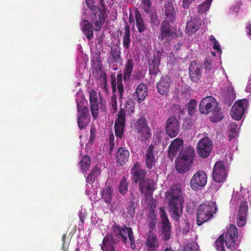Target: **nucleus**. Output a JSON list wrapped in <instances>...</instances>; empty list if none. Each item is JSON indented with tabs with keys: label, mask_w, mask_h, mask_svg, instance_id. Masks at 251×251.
Listing matches in <instances>:
<instances>
[{
	"label": "nucleus",
	"mask_w": 251,
	"mask_h": 251,
	"mask_svg": "<svg viewBox=\"0 0 251 251\" xmlns=\"http://www.w3.org/2000/svg\"><path fill=\"white\" fill-rule=\"evenodd\" d=\"M172 218L178 221L181 216L183 209V197L180 185H172L171 189L165 193Z\"/></svg>",
	"instance_id": "f257e3e1"
},
{
	"label": "nucleus",
	"mask_w": 251,
	"mask_h": 251,
	"mask_svg": "<svg viewBox=\"0 0 251 251\" xmlns=\"http://www.w3.org/2000/svg\"><path fill=\"white\" fill-rule=\"evenodd\" d=\"M199 110L201 113L203 114L211 112L210 120L213 123L219 122L223 118L221 108L215 99L212 96L206 97L201 100L199 105Z\"/></svg>",
	"instance_id": "f03ea898"
},
{
	"label": "nucleus",
	"mask_w": 251,
	"mask_h": 251,
	"mask_svg": "<svg viewBox=\"0 0 251 251\" xmlns=\"http://www.w3.org/2000/svg\"><path fill=\"white\" fill-rule=\"evenodd\" d=\"M237 228L235 226L231 225L226 233L220 235L215 242V246L218 251H226L224 248V242L226 247L231 251L235 250L236 238L238 236Z\"/></svg>",
	"instance_id": "7ed1b4c3"
},
{
	"label": "nucleus",
	"mask_w": 251,
	"mask_h": 251,
	"mask_svg": "<svg viewBox=\"0 0 251 251\" xmlns=\"http://www.w3.org/2000/svg\"><path fill=\"white\" fill-rule=\"evenodd\" d=\"M218 209L216 203H203L199 205L197 213V222L199 226L208 221L216 213Z\"/></svg>",
	"instance_id": "20e7f679"
},
{
	"label": "nucleus",
	"mask_w": 251,
	"mask_h": 251,
	"mask_svg": "<svg viewBox=\"0 0 251 251\" xmlns=\"http://www.w3.org/2000/svg\"><path fill=\"white\" fill-rule=\"evenodd\" d=\"M113 231L109 235L112 238L117 239V242L121 240L123 242L126 243L127 241V237L132 246V244L134 245V238L131 227H127L124 225H120L115 224L113 226Z\"/></svg>",
	"instance_id": "39448f33"
},
{
	"label": "nucleus",
	"mask_w": 251,
	"mask_h": 251,
	"mask_svg": "<svg viewBox=\"0 0 251 251\" xmlns=\"http://www.w3.org/2000/svg\"><path fill=\"white\" fill-rule=\"evenodd\" d=\"M90 10L91 11V21L94 26V30L100 31L107 16L105 7L101 9L98 5H92L90 7Z\"/></svg>",
	"instance_id": "423d86ee"
},
{
	"label": "nucleus",
	"mask_w": 251,
	"mask_h": 251,
	"mask_svg": "<svg viewBox=\"0 0 251 251\" xmlns=\"http://www.w3.org/2000/svg\"><path fill=\"white\" fill-rule=\"evenodd\" d=\"M77 122L80 129H84L90 122V116L87 106L77 102Z\"/></svg>",
	"instance_id": "0eeeda50"
},
{
	"label": "nucleus",
	"mask_w": 251,
	"mask_h": 251,
	"mask_svg": "<svg viewBox=\"0 0 251 251\" xmlns=\"http://www.w3.org/2000/svg\"><path fill=\"white\" fill-rule=\"evenodd\" d=\"M227 175V170L224 162L222 161L216 162L214 166L212 172L213 180L216 183H221L226 181Z\"/></svg>",
	"instance_id": "6e6552de"
},
{
	"label": "nucleus",
	"mask_w": 251,
	"mask_h": 251,
	"mask_svg": "<svg viewBox=\"0 0 251 251\" xmlns=\"http://www.w3.org/2000/svg\"><path fill=\"white\" fill-rule=\"evenodd\" d=\"M213 146L212 141L208 137L201 139L197 145L198 155L202 158H207L210 154Z\"/></svg>",
	"instance_id": "1a4fd4ad"
},
{
	"label": "nucleus",
	"mask_w": 251,
	"mask_h": 251,
	"mask_svg": "<svg viewBox=\"0 0 251 251\" xmlns=\"http://www.w3.org/2000/svg\"><path fill=\"white\" fill-rule=\"evenodd\" d=\"M207 180L206 173L203 171L199 170L192 176L190 180V186L193 190L198 191L205 186Z\"/></svg>",
	"instance_id": "9d476101"
},
{
	"label": "nucleus",
	"mask_w": 251,
	"mask_h": 251,
	"mask_svg": "<svg viewBox=\"0 0 251 251\" xmlns=\"http://www.w3.org/2000/svg\"><path fill=\"white\" fill-rule=\"evenodd\" d=\"M135 128L137 132L141 134V140L146 141L151 136V130L148 126L147 120L144 117L138 119L135 124Z\"/></svg>",
	"instance_id": "9b49d317"
},
{
	"label": "nucleus",
	"mask_w": 251,
	"mask_h": 251,
	"mask_svg": "<svg viewBox=\"0 0 251 251\" xmlns=\"http://www.w3.org/2000/svg\"><path fill=\"white\" fill-rule=\"evenodd\" d=\"M180 125L177 118L175 116L170 117L166 122L165 131L171 138L177 136L179 132Z\"/></svg>",
	"instance_id": "f8f14e48"
},
{
	"label": "nucleus",
	"mask_w": 251,
	"mask_h": 251,
	"mask_svg": "<svg viewBox=\"0 0 251 251\" xmlns=\"http://www.w3.org/2000/svg\"><path fill=\"white\" fill-rule=\"evenodd\" d=\"M248 101L246 99H242L235 102L231 110V115L236 120H239L246 110Z\"/></svg>",
	"instance_id": "ddd939ff"
},
{
	"label": "nucleus",
	"mask_w": 251,
	"mask_h": 251,
	"mask_svg": "<svg viewBox=\"0 0 251 251\" xmlns=\"http://www.w3.org/2000/svg\"><path fill=\"white\" fill-rule=\"evenodd\" d=\"M126 123V112L123 108H120L115 122V133L116 136L121 139L123 137Z\"/></svg>",
	"instance_id": "4468645a"
},
{
	"label": "nucleus",
	"mask_w": 251,
	"mask_h": 251,
	"mask_svg": "<svg viewBox=\"0 0 251 251\" xmlns=\"http://www.w3.org/2000/svg\"><path fill=\"white\" fill-rule=\"evenodd\" d=\"M159 248V240L156 234L150 230L144 243L143 251H158Z\"/></svg>",
	"instance_id": "2eb2a0df"
},
{
	"label": "nucleus",
	"mask_w": 251,
	"mask_h": 251,
	"mask_svg": "<svg viewBox=\"0 0 251 251\" xmlns=\"http://www.w3.org/2000/svg\"><path fill=\"white\" fill-rule=\"evenodd\" d=\"M148 94V88L144 83H140L137 87L135 91L132 94L130 100L132 102L136 101L140 103L143 101Z\"/></svg>",
	"instance_id": "dca6fc26"
},
{
	"label": "nucleus",
	"mask_w": 251,
	"mask_h": 251,
	"mask_svg": "<svg viewBox=\"0 0 251 251\" xmlns=\"http://www.w3.org/2000/svg\"><path fill=\"white\" fill-rule=\"evenodd\" d=\"M171 25L168 21L164 20L160 25V34L159 39L161 41H170L173 39L176 34L171 30Z\"/></svg>",
	"instance_id": "f3484780"
},
{
	"label": "nucleus",
	"mask_w": 251,
	"mask_h": 251,
	"mask_svg": "<svg viewBox=\"0 0 251 251\" xmlns=\"http://www.w3.org/2000/svg\"><path fill=\"white\" fill-rule=\"evenodd\" d=\"M138 187L141 193L144 194L146 197L151 196L154 190L152 180L148 178L139 182Z\"/></svg>",
	"instance_id": "a211bd4d"
},
{
	"label": "nucleus",
	"mask_w": 251,
	"mask_h": 251,
	"mask_svg": "<svg viewBox=\"0 0 251 251\" xmlns=\"http://www.w3.org/2000/svg\"><path fill=\"white\" fill-rule=\"evenodd\" d=\"M183 141L180 138L174 139L170 144L168 149V157L172 160L181 149Z\"/></svg>",
	"instance_id": "6ab92c4d"
},
{
	"label": "nucleus",
	"mask_w": 251,
	"mask_h": 251,
	"mask_svg": "<svg viewBox=\"0 0 251 251\" xmlns=\"http://www.w3.org/2000/svg\"><path fill=\"white\" fill-rule=\"evenodd\" d=\"M140 164L136 162L131 169V173L133 176V180L135 182L139 183L146 179L145 177L147 172L145 169H140Z\"/></svg>",
	"instance_id": "aec40b11"
},
{
	"label": "nucleus",
	"mask_w": 251,
	"mask_h": 251,
	"mask_svg": "<svg viewBox=\"0 0 251 251\" xmlns=\"http://www.w3.org/2000/svg\"><path fill=\"white\" fill-rule=\"evenodd\" d=\"M171 84L172 80L170 77L167 75L161 77L157 85L158 92L161 95L167 94Z\"/></svg>",
	"instance_id": "412c9836"
},
{
	"label": "nucleus",
	"mask_w": 251,
	"mask_h": 251,
	"mask_svg": "<svg viewBox=\"0 0 251 251\" xmlns=\"http://www.w3.org/2000/svg\"><path fill=\"white\" fill-rule=\"evenodd\" d=\"M155 146L153 144H151L148 147L145 155V160L147 167L151 169L155 165Z\"/></svg>",
	"instance_id": "4be33fe9"
},
{
	"label": "nucleus",
	"mask_w": 251,
	"mask_h": 251,
	"mask_svg": "<svg viewBox=\"0 0 251 251\" xmlns=\"http://www.w3.org/2000/svg\"><path fill=\"white\" fill-rule=\"evenodd\" d=\"M162 13L163 15H165L166 19L171 22H173L175 20L176 13L171 0L165 2L162 9Z\"/></svg>",
	"instance_id": "5701e85b"
},
{
	"label": "nucleus",
	"mask_w": 251,
	"mask_h": 251,
	"mask_svg": "<svg viewBox=\"0 0 251 251\" xmlns=\"http://www.w3.org/2000/svg\"><path fill=\"white\" fill-rule=\"evenodd\" d=\"M118 243L117 239L107 234L102 240L101 249L103 251H115L116 246Z\"/></svg>",
	"instance_id": "b1692460"
},
{
	"label": "nucleus",
	"mask_w": 251,
	"mask_h": 251,
	"mask_svg": "<svg viewBox=\"0 0 251 251\" xmlns=\"http://www.w3.org/2000/svg\"><path fill=\"white\" fill-rule=\"evenodd\" d=\"M201 25V21L199 18H193L187 23L186 32L189 35L196 33Z\"/></svg>",
	"instance_id": "393cba45"
},
{
	"label": "nucleus",
	"mask_w": 251,
	"mask_h": 251,
	"mask_svg": "<svg viewBox=\"0 0 251 251\" xmlns=\"http://www.w3.org/2000/svg\"><path fill=\"white\" fill-rule=\"evenodd\" d=\"M122 75L120 74L117 75V79L114 77L112 78L111 80V86L113 93L114 94V93L116 92L117 89L120 98H122L124 91V85L122 83Z\"/></svg>",
	"instance_id": "a878e982"
},
{
	"label": "nucleus",
	"mask_w": 251,
	"mask_h": 251,
	"mask_svg": "<svg viewBox=\"0 0 251 251\" xmlns=\"http://www.w3.org/2000/svg\"><path fill=\"white\" fill-rule=\"evenodd\" d=\"M80 28L87 39L90 40L94 37L93 28L92 24L87 20H83L80 24Z\"/></svg>",
	"instance_id": "bb28decb"
},
{
	"label": "nucleus",
	"mask_w": 251,
	"mask_h": 251,
	"mask_svg": "<svg viewBox=\"0 0 251 251\" xmlns=\"http://www.w3.org/2000/svg\"><path fill=\"white\" fill-rule=\"evenodd\" d=\"M195 155L194 149L189 146L183 148L179 153V158L193 163Z\"/></svg>",
	"instance_id": "cd10ccee"
},
{
	"label": "nucleus",
	"mask_w": 251,
	"mask_h": 251,
	"mask_svg": "<svg viewBox=\"0 0 251 251\" xmlns=\"http://www.w3.org/2000/svg\"><path fill=\"white\" fill-rule=\"evenodd\" d=\"M160 59V55L159 52L153 55L151 62L149 64V70L151 75H156L160 72L159 66Z\"/></svg>",
	"instance_id": "c85d7f7f"
},
{
	"label": "nucleus",
	"mask_w": 251,
	"mask_h": 251,
	"mask_svg": "<svg viewBox=\"0 0 251 251\" xmlns=\"http://www.w3.org/2000/svg\"><path fill=\"white\" fill-rule=\"evenodd\" d=\"M129 156V152L123 148L118 149L116 153V158L117 162L121 166L125 164L128 161Z\"/></svg>",
	"instance_id": "c756f323"
},
{
	"label": "nucleus",
	"mask_w": 251,
	"mask_h": 251,
	"mask_svg": "<svg viewBox=\"0 0 251 251\" xmlns=\"http://www.w3.org/2000/svg\"><path fill=\"white\" fill-rule=\"evenodd\" d=\"M134 13L135 25L139 33H143L147 28L146 25L143 19L140 12L137 8L135 9Z\"/></svg>",
	"instance_id": "7c9ffc66"
},
{
	"label": "nucleus",
	"mask_w": 251,
	"mask_h": 251,
	"mask_svg": "<svg viewBox=\"0 0 251 251\" xmlns=\"http://www.w3.org/2000/svg\"><path fill=\"white\" fill-rule=\"evenodd\" d=\"M192 164L179 158L176 161V169L178 173L183 174L189 169Z\"/></svg>",
	"instance_id": "2f4dec72"
},
{
	"label": "nucleus",
	"mask_w": 251,
	"mask_h": 251,
	"mask_svg": "<svg viewBox=\"0 0 251 251\" xmlns=\"http://www.w3.org/2000/svg\"><path fill=\"white\" fill-rule=\"evenodd\" d=\"M133 69V60L131 58H129L126 61L125 64V68L124 70L123 78L124 81H128L130 78V76Z\"/></svg>",
	"instance_id": "473e14b6"
},
{
	"label": "nucleus",
	"mask_w": 251,
	"mask_h": 251,
	"mask_svg": "<svg viewBox=\"0 0 251 251\" xmlns=\"http://www.w3.org/2000/svg\"><path fill=\"white\" fill-rule=\"evenodd\" d=\"M201 66L195 62L191 64L189 67V75L192 79H199L201 76Z\"/></svg>",
	"instance_id": "72a5a7b5"
},
{
	"label": "nucleus",
	"mask_w": 251,
	"mask_h": 251,
	"mask_svg": "<svg viewBox=\"0 0 251 251\" xmlns=\"http://www.w3.org/2000/svg\"><path fill=\"white\" fill-rule=\"evenodd\" d=\"M130 34L129 25L126 23L124 27V33L123 35V44L124 48L126 49H129L130 47Z\"/></svg>",
	"instance_id": "f704fd0d"
},
{
	"label": "nucleus",
	"mask_w": 251,
	"mask_h": 251,
	"mask_svg": "<svg viewBox=\"0 0 251 251\" xmlns=\"http://www.w3.org/2000/svg\"><path fill=\"white\" fill-rule=\"evenodd\" d=\"M113 193L114 189L110 186H106L103 189L101 194L102 198L106 203L110 204L111 203Z\"/></svg>",
	"instance_id": "c9c22d12"
},
{
	"label": "nucleus",
	"mask_w": 251,
	"mask_h": 251,
	"mask_svg": "<svg viewBox=\"0 0 251 251\" xmlns=\"http://www.w3.org/2000/svg\"><path fill=\"white\" fill-rule=\"evenodd\" d=\"M110 55L111 56L112 63H120L122 59L121 57L120 50L116 47H112L110 49Z\"/></svg>",
	"instance_id": "e433bc0d"
},
{
	"label": "nucleus",
	"mask_w": 251,
	"mask_h": 251,
	"mask_svg": "<svg viewBox=\"0 0 251 251\" xmlns=\"http://www.w3.org/2000/svg\"><path fill=\"white\" fill-rule=\"evenodd\" d=\"M100 169L97 166H95L92 170L87 177L86 178V182L89 184H92L95 179L98 177L100 174Z\"/></svg>",
	"instance_id": "4c0bfd02"
},
{
	"label": "nucleus",
	"mask_w": 251,
	"mask_h": 251,
	"mask_svg": "<svg viewBox=\"0 0 251 251\" xmlns=\"http://www.w3.org/2000/svg\"><path fill=\"white\" fill-rule=\"evenodd\" d=\"M161 229L163 240L168 241L170 238L171 234L170 223L162 224Z\"/></svg>",
	"instance_id": "58836bf2"
},
{
	"label": "nucleus",
	"mask_w": 251,
	"mask_h": 251,
	"mask_svg": "<svg viewBox=\"0 0 251 251\" xmlns=\"http://www.w3.org/2000/svg\"><path fill=\"white\" fill-rule=\"evenodd\" d=\"M128 188V182L127 181L126 177L124 176L119 183V192L121 195L124 196L127 192Z\"/></svg>",
	"instance_id": "ea45409f"
},
{
	"label": "nucleus",
	"mask_w": 251,
	"mask_h": 251,
	"mask_svg": "<svg viewBox=\"0 0 251 251\" xmlns=\"http://www.w3.org/2000/svg\"><path fill=\"white\" fill-rule=\"evenodd\" d=\"M237 128L238 126L236 124L234 123H231L230 124L228 133L230 141L238 136V133L237 131Z\"/></svg>",
	"instance_id": "a19ab883"
},
{
	"label": "nucleus",
	"mask_w": 251,
	"mask_h": 251,
	"mask_svg": "<svg viewBox=\"0 0 251 251\" xmlns=\"http://www.w3.org/2000/svg\"><path fill=\"white\" fill-rule=\"evenodd\" d=\"M212 0H206L205 1L199 5L198 12L202 14L207 11L211 4Z\"/></svg>",
	"instance_id": "79ce46f5"
},
{
	"label": "nucleus",
	"mask_w": 251,
	"mask_h": 251,
	"mask_svg": "<svg viewBox=\"0 0 251 251\" xmlns=\"http://www.w3.org/2000/svg\"><path fill=\"white\" fill-rule=\"evenodd\" d=\"M83 172L86 171L90 165V158L89 156L85 155L79 162Z\"/></svg>",
	"instance_id": "37998d69"
},
{
	"label": "nucleus",
	"mask_w": 251,
	"mask_h": 251,
	"mask_svg": "<svg viewBox=\"0 0 251 251\" xmlns=\"http://www.w3.org/2000/svg\"><path fill=\"white\" fill-rule=\"evenodd\" d=\"M109 107L112 114H114L117 112L118 109L117 101L116 96L115 94H113V96L111 98Z\"/></svg>",
	"instance_id": "c03bdc74"
},
{
	"label": "nucleus",
	"mask_w": 251,
	"mask_h": 251,
	"mask_svg": "<svg viewBox=\"0 0 251 251\" xmlns=\"http://www.w3.org/2000/svg\"><path fill=\"white\" fill-rule=\"evenodd\" d=\"M151 2L150 0H141V6L146 13H149L151 12Z\"/></svg>",
	"instance_id": "a18cd8bd"
},
{
	"label": "nucleus",
	"mask_w": 251,
	"mask_h": 251,
	"mask_svg": "<svg viewBox=\"0 0 251 251\" xmlns=\"http://www.w3.org/2000/svg\"><path fill=\"white\" fill-rule=\"evenodd\" d=\"M91 111L93 116V117L96 119L98 116V110H99V103L98 101L93 102H90Z\"/></svg>",
	"instance_id": "49530a36"
},
{
	"label": "nucleus",
	"mask_w": 251,
	"mask_h": 251,
	"mask_svg": "<svg viewBox=\"0 0 251 251\" xmlns=\"http://www.w3.org/2000/svg\"><path fill=\"white\" fill-rule=\"evenodd\" d=\"M197 103L196 100L194 99H191L189 101L187 106V110L188 114L191 115L193 114L195 111Z\"/></svg>",
	"instance_id": "de8ad7c7"
},
{
	"label": "nucleus",
	"mask_w": 251,
	"mask_h": 251,
	"mask_svg": "<svg viewBox=\"0 0 251 251\" xmlns=\"http://www.w3.org/2000/svg\"><path fill=\"white\" fill-rule=\"evenodd\" d=\"M248 213V205L247 201L241 202L238 214L247 215Z\"/></svg>",
	"instance_id": "09e8293b"
},
{
	"label": "nucleus",
	"mask_w": 251,
	"mask_h": 251,
	"mask_svg": "<svg viewBox=\"0 0 251 251\" xmlns=\"http://www.w3.org/2000/svg\"><path fill=\"white\" fill-rule=\"evenodd\" d=\"M198 248V246L196 242H193L184 247L182 251H196Z\"/></svg>",
	"instance_id": "8fccbe9b"
},
{
	"label": "nucleus",
	"mask_w": 251,
	"mask_h": 251,
	"mask_svg": "<svg viewBox=\"0 0 251 251\" xmlns=\"http://www.w3.org/2000/svg\"><path fill=\"white\" fill-rule=\"evenodd\" d=\"M247 221V215L238 214V217L237 219V224L238 226L242 227L246 223Z\"/></svg>",
	"instance_id": "3c124183"
},
{
	"label": "nucleus",
	"mask_w": 251,
	"mask_h": 251,
	"mask_svg": "<svg viewBox=\"0 0 251 251\" xmlns=\"http://www.w3.org/2000/svg\"><path fill=\"white\" fill-rule=\"evenodd\" d=\"M210 40L212 42L213 48L214 50H217V51L221 50V46L219 42L213 35L210 36Z\"/></svg>",
	"instance_id": "603ef678"
},
{
	"label": "nucleus",
	"mask_w": 251,
	"mask_h": 251,
	"mask_svg": "<svg viewBox=\"0 0 251 251\" xmlns=\"http://www.w3.org/2000/svg\"><path fill=\"white\" fill-rule=\"evenodd\" d=\"M127 213L131 217H133L135 213V204L133 201H130L127 208Z\"/></svg>",
	"instance_id": "864d4df0"
},
{
	"label": "nucleus",
	"mask_w": 251,
	"mask_h": 251,
	"mask_svg": "<svg viewBox=\"0 0 251 251\" xmlns=\"http://www.w3.org/2000/svg\"><path fill=\"white\" fill-rule=\"evenodd\" d=\"M96 130L94 126H91L90 128V136L89 143L93 144L96 137Z\"/></svg>",
	"instance_id": "5fc2aeb1"
},
{
	"label": "nucleus",
	"mask_w": 251,
	"mask_h": 251,
	"mask_svg": "<svg viewBox=\"0 0 251 251\" xmlns=\"http://www.w3.org/2000/svg\"><path fill=\"white\" fill-rule=\"evenodd\" d=\"M160 217L161 218V224L169 223L170 222L169 221L167 215L165 211H164V210L162 208H160Z\"/></svg>",
	"instance_id": "6e6d98bb"
},
{
	"label": "nucleus",
	"mask_w": 251,
	"mask_h": 251,
	"mask_svg": "<svg viewBox=\"0 0 251 251\" xmlns=\"http://www.w3.org/2000/svg\"><path fill=\"white\" fill-rule=\"evenodd\" d=\"M89 100L90 102L98 101L97 94L94 90L90 91L89 94Z\"/></svg>",
	"instance_id": "4d7b16f0"
},
{
	"label": "nucleus",
	"mask_w": 251,
	"mask_h": 251,
	"mask_svg": "<svg viewBox=\"0 0 251 251\" xmlns=\"http://www.w3.org/2000/svg\"><path fill=\"white\" fill-rule=\"evenodd\" d=\"M156 221V218H154V219H148V222L149 223V226L150 229H153L155 228Z\"/></svg>",
	"instance_id": "13d9d810"
},
{
	"label": "nucleus",
	"mask_w": 251,
	"mask_h": 251,
	"mask_svg": "<svg viewBox=\"0 0 251 251\" xmlns=\"http://www.w3.org/2000/svg\"><path fill=\"white\" fill-rule=\"evenodd\" d=\"M211 61L210 59H206L204 65L205 69L208 71H210L212 68Z\"/></svg>",
	"instance_id": "bf43d9fd"
},
{
	"label": "nucleus",
	"mask_w": 251,
	"mask_h": 251,
	"mask_svg": "<svg viewBox=\"0 0 251 251\" xmlns=\"http://www.w3.org/2000/svg\"><path fill=\"white\" fill-rule=\"evenodd\" d=\"M194 0H183L182 1V6L184 8H188L189 7V5Z\"/></svg>",
	"instance_id": "052dcab7"
},
{
	"label": "nucleus",
	"mask_w": 251,
	"mask_h": 251,
	"mask_svg": "<svg viewBox=\"0 0 251 251\" xmlns=\"http://www.w3.org/2000/svg\"><path fill=\"white\" fill-rule=\"evenodd\" d=\"M148 219H154V218H156V215L154 213V210H150L148 215Z\"/></svg>",
	"instance_id": "680f3d73"
},
{
	"label": "nucleus",
	"mask_w": 251,
	"mask_h": 251,
	"mask_svg": "<svg viewBox=\"0 0 251 251\" xmlns=\"http://www.w3.org/2000/svg\"><path fill=\"white\" fill-rule=\"evenodd\" d=\"M151 23L154 24V25H157L159 24V22L157 20V17L156 16L151 15Z\"/></svg>",
	"instance_id": "e2e57ef3"
},
{
	"label": "nucleus",
	"mask_w": 251,
	"mask_h": 251,
	"mask_svg": "<svg viewBox=\"0 0 251 251\" xmlns=\"http://www.w3.org/2000/svg\"><path fill=\"white\" fill-rule=\"evenodd\" d=\"M79 219H80L81 224L83 225L84 222V219L85 218V215L83 214V213L80 212L79 214Z\"/></svg>",
	"instance_id": "0e129e2a"
},
{
	"label": "nucleus",
	"mask_w": 251,
	"mask_h": 251,
	"mask_svg": "<svg viewBox=\"0 0 251 251\" xmlns=\"http://www.w3.org/2000/svg\"><path fill=\"white\" fill-rule=\"evenodd\" d=\"M109 150L110 152H111L115 147V143L114 142H109Z\"/></svg>",
	"instance_id": "69168bd1"
},
{
	"label": "nucleus",
	"mask_w": 251,
	"mask_h": 251,
	"mask_svg": "<svg viewBox=\"0 0 251 251\" xmlns=\"http://www.w3.org/2000/svg\"><path fill=\"white\" fill-rule=\"evenodd\" d=\"M115 139V137L113 134H111L109 136V142H114Z\"/></svg>",
	"instance_id": "338daca9"
},
{
	"label": "nucleus",
	"mask_w": 251,
	"mask_h": 251,
	"mask_svg": "<svg viewBox=\"0 0 251 251\" xmlns=\"http://www.w3.org/2000/svg\"><path fill=\"white\" fill-rule=\"evenodd\" d=\"M247 28L248 30V34L251 36V24H249V25L247 26Z\"/></svg>",
	"instance_id": "774afa93"
}]
</instances>
